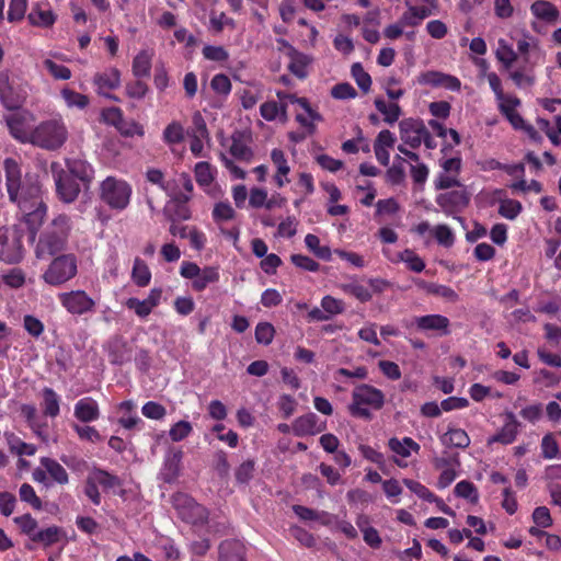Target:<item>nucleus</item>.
<instances>
[{
    "label": "nucleus",
    "instance_id": "1",
    "mask_svg": "<svg viewBox=\"0 0 561 561\" xmlns=\"http://www.w3.org/2000/svg\"><path fill=\"white\" fill-rule=\"evenodd\" d=\"M56 195L62 203H73L82 190L87 191L94 179V169L82 159L67 158L65 165L50 163Z\"/></svg>",
    "mask_w": 561,
    "mask_h": 561
},
{
    "label": "nucleus",
    "instance_id": "2",
    "mask_svg": "<svg viewBox=\"0 0 561 561\" xmlns=\"http://www.w3.org/2000/svg\"><path fill=\"white\" fill-rule=\"evenodd\" d=\"M4 171L9 198L18 205L19 209H22L23 205L35 206L37 202H43L39 183L31 178L22 181L21 169L14 159L4 160Z\"/></svg>",
    "mask_w": 561,
    "mask_h": 561
},
{
    "label": "nucleus",
    "instance_id": "3",
    "mask_svg": "<svg viewBox=\"0 0 561 561\" xmlns=\"http://www.w3.org/2000/svg\"><path fill=\"white\" fill-rule=\"evenodd\" d=\"M71 230L70 217L60 214L55 217L46 230L41 234L36 256L42 259L45 255H55L65 250Z\"/></svg>",
    "mask_w": 561,
    "mask_h": 561
},
{
    "label": "nucleus",
    "instance_id": "4",
    "mask_svg": "<svg viewBox=\"0 0 561 561\" xmlns=\"http://www.w3.org/2000/svg\"><path fill=\"white\" fill-rule=\"evenodd\" d=\"M27 142L46 150H57L64 146L68 131L62 122L49 119L42 122L30 134Z\"/></svg>",
    "mask_w": 561,
    "mask_h": 561
},
{
    "label": "nucleus",
    "instance_id": "5",
    "mask_svg": "<svg viewBox=\"0 0 561 561\" xmlns=\"http://www.w3.org/2000/svg\"><path fill=\"white\" fill-rule=\"evenodd\" d=\"M130 195V185L114 176H107L100 185V198L112 209H125L129 204Z\"/></svg>",
    "mask_w": 561,
    "mask_h": 561
},
{
    "label": "nucleus",
    "instance_id": "6",
    "mask_svg": "<svg viewBox=\"0 0 561 561\" xmlns=\"http://www.w3.org/2000/svg\"><path fill=\"white\" fill-rule=\"evenodd\" d=\"M78 272L77 259L73 254H60L55 257L43 274L45 283L59 286L73 278Z\"/></svg>",
    "mask_w": 561,
    "mask_h": 561
},
{
    "label": "nucleus",
    "instance_id": "7",
    "mask_svg": "<svg viewBox=\"0 0 561 561\" xmlns=\"http://www.w3.org/2000/svg\"><path fill=\"white\" fill-rule=\"evenodd\" d=\"M400 137L402 141L411 148L416 149L422 141L428 149H434L436 142L420 118H405L399 123Z\"/></svg>",
    "mask_w": 561,
    "mask_h": 561
},
{
    "label": "nucleus",
    "instance_id": "8",
    "mask_svg": "<svg viewBox=\"0 0 561 561\" xmlns=\"http://www.w3.org/2000/svg\"><path fill=\"white\" fill-rule=\"evenodd\" d=\"M27 92L16 78H11L9 71H0V103L8 111L22 107Z\"/></svg>",
    "mask_w": 561,
    "mask_h": 561
},
{
    "label": "nucleus",
    "instance_id": "9",
    "mask_svg": "<svg viewBox=\"0 0 561 561\" xmlns=\"http://www.w3.org/2000/svg\"><path fill=\"white\" fill-rule=\"evenodd\" d=\"M172 503L178 516L185 523L203 525L208 519V511L185 493H176L172 496Z\"/></svg>",
    "mask_w": 561,
    "mask_h": 561
},
{
    "label": "nucleus",
    "instance_id": "10",
    "mask_svg": "<svg viewBox=\"0 0 561 561\" xmlns=\"http://www.w3.org/2000/svg\"><path fill=\"white\" fill-rule=\"evenodd\" d=\"M21 230L14 226L10 232L8 229H0V261L8 264L19 263L23 257V245Z\"/></svg>",
    "mask_w": 561,
    "mask_h": 561
},
{
    "label": "nucleus",
    "instance_id": "11",
    "mask_svg": "<svg viewBox=\"0 0 561 561\" xmlns=\"http://www.w3.org/2000/svg\"><path fill=\"white\" fill-rule=\"evenodd\" d=\"M59 300L71 314L81 316L95 309V301L84 290L59 294Z\"/></svg>",
    "mask_w": 561,
    "mask_h": 561
},
{
    "label": "nucleus",
    "instance_id": "12",
    "mask_svg": "<svg viewBox=\"0 0 561 561\" xmlns=\"http://www.w3.org/2000/svg\"><path fill=\"white\" fill-rule=\"evenodd\" d=\"M20 213L21 222L26 226L28 231V240L34 242L36 234L46 217L47 206L44 202H37V205L35 206L23 205V208L20 209Z\"/></svg>",
    "mask_w": 561,
    "mask_h": 561
},
{
    "label": "nucleus",
    "instance_id": "13",
    "mask_svg": "<svg viewBox=\"0 0 561 561\" xmlns=\"http://www.w3.org/2000/svg\"><path fill=\"white\" fill-rule=\"evenodd\" d=\"M436 203L448 215L460 213L469 205L470 194L466 188L442 193L437 195Z\"/></svg>",
    "mask_w": 561,
    "mask_h": 561
},
{
    "label": "nucleus",
    "instance_id": "14",
    "mask_svg": "<svg viewBox=\"0 0 561 561\" xmlns=\"http://www.w3.org/2000/svg\"><path fill=\"white\" fill-rule=\"evenodd\" d=\"M352 401H355L356 404L368 405L374 410H380L385 404V394L370 385L362 383L354 388Z\"/></svg>",
    "mask_w": 561,
    "mask_h": 561
},
{
    "label": "nucleus",
    "instance_id": "15",
    "mask_svg": "<svg viewBox=\"0 0 561 561\" xmlns=\"http://www.w3.org/2000/svg\"><path fill=\"white\" fill-rule=\"evenodd\" d=\"M106 350L113 365L122 366L133 359V347L122 335H114L108 341Z\"/></svg>",
    "mask_w": 561,
    "mask_h": 561
},
{
    "label": "nucleus",
    "instance_id": "16",
    "mask_svg": "<svg viewBox=\"0 0 561 561\" xmlns=\"http://www.w3.org/2000/svg\"><path fill=\"white\" fill-rule=\"evenodd\" d=\"M293 433L297 437L316 435L325 430V422H320L316 413L309 412L297 417L291 424Z\"/></svg>",
    "mask_w": 561,
    "mask_h": 561
},
{
    "label": "nucleus",
    "instance_id": "17",
    "mask_svg": "<svg viewBox=\"0 0 561 561\" xmlns=\"http://www.w3.org/2000/svg\"><path fill=\"white\" fill-rule=\"evenodd\" d=\"M277 42L287 49V56L290 58V62L288 65V70L295 75L299 79H304L307 77L306 67L310 64L311 59L298 51L293 45H290L286 39L279 38Z\"/></svg>",
    "mask_w": 561,
    "mask_h": 561
},
{
    "label": "nucleus",
    "instance_id": "18",
    "mask_svg": "<svg viewBox=\"0 0 561 561\" xmlns=\"http://www.w3.org/2000/svg\"><path fill=\"white\" fill-rule=\"evenodd\" d=\"M506 422L503 427L493 436L488 438V445L500 443L503 445L512 444L517 434L520 422L517 421L515 414L511 411L505 412Z\"/></svg>",
    "mask_w": 561,
    "mask_h": 561
},
{
    "label": "nucleus",
    "instance_id": "19",
    "mask_svg": "<svg viewBox=\"0 0 561 561\" xmlns=\"http://www.w3.org/2000/svg\"><path fill=\"white\" fill-rule=\"evenodd\" d=\"M414 322L420 331H437L440 335L449 334V319L442 314L415 317Z\"/></svg>",
    "mask_w": 561,
    "mask_h": 561
},
{
    "label": "nucleus",
    "instance_id": "20",
    "mask_svg": "<svg viewBox=\"0 0 561 561\" xmlns=\"http://www.w3.org/2000/svg\"><path fill=\"white\" fill-rule=\"evenodd\" d=\"M219 561H247L245 548L240 540H224L218 548Z\"/></svg>",
    "mask_w": 561,
    "mask_h": 561
},
{
    "label": "nucleus",
    "instance_id": "21",
    "mask_svg": "<svg viewBox=\"0 0 561 561\" xmlns=\"http://www.w3.org/2000/svg\"><path fill=\"white\" fill-rule=\"evenodd\" d=\"M75 416L83 423L98 420L100 410L96 401L89 397L79 400L75 405Z\"/></svg>",
    "mask_w": 561,
    "mask_h": 561
},
{
    "label": "nucleus",
    "instance_id": "22",
    "mask_svg": "<svg viewBox=\"0 0 561 561\" xmlns=\"http://www.w3.org/2000/svg\"><path fill=\"white\" fill-rule=\"evenodd\" d=\"M56 14L51 10H43L38 4L32 8L27 15L31 25L48 28L56 22Z\"/></svg>",
    "mask_w": 561,
    "mask_h": 561
},
{
    "label": "nucleus",
    "instance_id": "23",
    "mask_svg": "<svg viewBox=\"0 0 561 561\" xmlns=\"http://www.w3.org/2000/svg\"><path fill=\"white\" fill-rule=\"evenodd\" d=\"M530 9L536 18L549 23L556 22L559 16L558 9L551 2L546 0H536L531 4Z\"/></svg>",
    "mask_w": 561,
    "mask_h": 561
},
{
    "label": "nucleus",
    "instance_id": "24",
    "mask_svg": "<svg viewBox=\"0 0 561 561\" xmlns=\"http://www.w3.org/2000/svg\"><path fill=\"white\" fill-rule=\"evenodd\" d=\"M43 401L41 407L43 413L49 417H56L59 414L60 398L54 389L45 387L42 391Z\"/></svg>",
    "mask_w": 561,
    "mask_h": 561
},
{
    "label": "nucleus",
    "instance_id": "25",
    "mask_svg": "<svg viewBox=\"0 0 561 561\" xmlns=\"http://www.w3.org/2000/svg\"><path fill=\"white\" fill-rule=\"evenodd\" d=\"M271 159L273 163L277 167V173L274 179L278 187H283L285 181L283 176L287 175L290 171L289 165L287 164V160L283 150L275 148L271 152ZM288 182V180H286Z\"/></svg>",
    "mask_w": 561,
    "mask_h": 561
},
{
    "label": "nucleus",
    "instance_id": "26",
    "mask_svg": "<svg viewBox=\"0 0 561 561\" xmlns=\"http://www.w3.org/2000/svg\"><path fill=\"white\" fill-rule=\"evenodd\" d=\"M93 82L98 85L100 92L103 89L114 90L121 83V72L116 68H112L110 72L96 73L93 78Z\"/></svg>",
    "mask_w": 561,
    "mask_h": 561
},
{
    "label": "nucleus",
    "instance_id": "27",
    "mask_svg": "<svg viewBox=\"0 0 561 561\" xmlns=\"http://www.w3.org/2000/svg\"><path fill=\"white\" fill-rule=\"evenodd\" d=\"M242 138H243V133L241 131H234L231 136V140H232V144L230 146V153L236 158V159H239V160H247L249 161L252 156H253V152L251 150L250 147H248L243 141H242Z\"/></svg>",
    "mask_w": 561,
    "mask_h": 561
},
{
    "label": "nucleus",
    "instance_id": "28",
    "mask_svg": "<svg viewBox=\"0 0 561 561\" xmlns=\"http://www.w3.org/2000/svg\"><path fill=\"white\" fill-rule=\"evenodd\" d=\"M5 124L10 130V134L21 140V141H27L28 134L24 130L23 125L25 122V118L23 115L19 113L10 114L4 116Z\"/></svg>",
    "mask_w": 561,
    "mask_h": 561
},
{
    "label": "nucleus",
    "instance_id": "29",
    "mask_svg": "<svg viewBox=\"0 0 561 561\" xmlns=\"http://www.w3.org/2000/svg\"><path fill=\"white\" fill-rule=\"evenodd\" d=\"M131 278L133 282L139 287H146L149 285L151 280V272L144 260L139 257L135 259L131 271Z\"/></svg>",
    "mask_w": 561,
    "mask_h": 561
},
{
    "label": "nucleus",
    "instance_id": "30",
    "mask_svg": "<svg viewBox=\"0 0 561 561\" xmlns=\"http://www.w3.org/2000/svg\"><path fill=\"white\" fill-rule=\"evenodd\" d=\"M64 535V530L58 526H50L46 529H41L34 535L33 541L42 543L45 547H49L60 540Z\"/></svg>",
    "mask_w": 561,
    "mask_h": 561
},
{
    "label": "nucleus",
    "instance_id": "31",
    "mask_svg": "<svg viewBox=\"0 0 561 561\" xmlns=\"http://www.w3.org/2000/svg\"><path fill=\"white\" fill-rule=\"evenodd\" d=\"M443 443L456 448H467L470 445V438L466 431L461 428H449L443 436Z\"/></svg>",
    "mask_w": 561,
    "mask_h": 561
},
{
    "label": "nucleus",
    "instance_id": "32",
    "mask_svg": "<svg viewBox=\"0 0 561 561\" xmlns=\"http://www.w3.org/2000/svg\"><path fill=\"white\" fill-rule=\"evenodd\" d=\"M163 214L171 222L188 220L191 210L187 205L169 202L163 209Z\"/></svg>",
    "mask_w": 561,
    "mask_h": 561
},
{
    "label": "nucleus",
    "instance_id": "33",
    "mask_svg": "<svg viewBox=\"0 0 561 561\" xmlns=\"http://www.w3.org/2000/svg\"><path fill=\"white\" fill-rule=\"evenodd\" d=\"M293 511L302 520L319 519L323 525H328L331 522V515L324 511L318 512L302 505H294Z\"/></svg>",
    "mask_w": 561,
    "mask_h": 561
},
{
    "label": "nucleus",
    "instance_id": "34",
    "mask_svg": "<svg viewBox=\"0 0 561 561\" xmlns=\"http://www.w3.org/2000/svg\"><path fill=\"white\" fill-rule=\"evenodd\" d=\"M41 463L56 482L60 484H65L68 482L67 471L56 460L50 459L48 457H43L41 459Z\"/></svg>",
    "mask_w": 561,
    "mask_h": 561
},
{
    "label": "nucleus",
    "instance_id": "35",
    "mask_svg": "<svg viewBox=\"0 0 561 561\" xmlns=\"http://www.w3.org/2000/svg\"><path fill=\"white\" fill-rule=\"evenodd\" d=\"M219 279L218 268L214 266H208L201 270L199 276L195 280H193V288L196 291L204 290L209 284L216 283Z\"/></svg>",
    "mask_w": 561,
    "mask_h": 561
},
{
    "label": "nucleus",
    "instance_id": "36",
    "mask_svg": "<svg viewBox=\"0 0 561 561\" xmlns=\"http://www.w3.org/2000/svg\"><path fill=\"white\" fill-rule=\"evenodd\" d=\"M151 69V55L141 50L133 61V73L137 78L149 77Z\"/></svg>",
    "mask_w": 561,
    "mask_h": 561
},
{
    "label": "nucleus",
    "instance_id": "37",
    "mask_svg": "<svg viewBox=\"0 0 561 561\" xmlns=\"http://www.w3.org/2000/svg\"><path fill=\"white\" fill-rule=\"evenodd\" d=\"M454 493L457 497L466 499L473 504L479 501L478 489L472 482L467 480L458 482L454 489Z\"/></svg>",
    "mask_w": 561,
    "mask_h": 561
},
{
    "label": "nucleus",
    "instance_id": "38",
    "mask_svg": "<svg viewBox=\"0 0 561 561\" xmlns=\"http://www.w3.org/2000/svg\"><path fill=\"white\" fill-rule=\"evenodd\" d=\"M351 73L354 80L356 81L358 88L367 93L371 87V77L368 72H366L360 62H355L352 65Z\"/></svg>",
    "mask_w": 561,
    "mask_h": 561
},
{
    "label": "nucleus",
    "instance_id": "39",
    "mask_svg": "<svg viewBox=\"0 0 561 561\" xmlns=\"http://www.w3.org/2000/svg\"><path fill=\"white\" fill-rule=\"evenodd\" d=\"M163 140L169 145L180 144L184 140V128L181 123L174 121L163 130Z\"/></svg>",
    "mask_w": 561,
    "mask_h": 561
},
{
    "label": "nucleus",
    "instance_id": "40",
    "mask_svg": "<svg viewBox=\"0 0 561 561\" xmlns=\"http://www.w3.org/2000/svg\"><path fill=\"white\" fill-rule=\"evenodd\" d=\"M13 522L21 528V531L33 541L34 535H36V533L38 531L37 520L34 517H32L31 514L26 513L22 516L14 517Z\"/></svg>",
    "mask_w": 561,
    "mask_h": 561
},
{
    "label": "nucleus",
    "instance_id": "41",
    "mask_svg": "<svg viewBox=\"0 0 561 561\" xmlns=\"http://www.w3.org/2000/svg\"><path fill=\"white\" fill-rule=\"evenodd\" d=\"M275 335V328L270 322H259L255 327V341L262 345H270Z\"/></svg>",
    "mask_w": 561,
    "mask_h": 561
},
{
    "label": "nucleus",
    "instance_id": "42",
    "mask_svg": "<svg viewBox=\"0 0 561 561\" xmlns=\"http://www.w3.org/2000/svg\"><path fill=\"white\" fill-rule=\"evenodd\" d=\"M5 435L8 438L10 450L12 453H15L19 456H22V455L33 456L35 454L36 447L34 445L22 442L14 434H5Z\"/></svg>",
    "mask_w": 561,
    "mask_h": 561
},
{
    "label": "nucleus",
    "instance_id": "43",
    "mask_svg": "<svg viewBox=\"0 0 561 561\" xmlns=\"http://www.w3.org/2000/svg\"><path fill=\"white\" fill-rule=\"evenodd\" d=\"M91 473L98 483L104 489H114L121 485L119 478L107 472L106 470L95 468Z\"/></svg>",
    "mask_w": 561,
    "mask_h": 561
},
{
    "label": "nucleus",
    "instance_id": "44",
    "mask_svg": "<svg viewBox=\"0 0 561 561\" xmlns=\"http://www.w3.org/2000/svg\"><path fill=\"white\" fill-rule=\"evenodd\" d=\"M342 290L346 294L354 296L360 302H367L371 299V294L365 286L357 283L343 284Z\"/></svg>",
    "mask_w": 561,
    "mask_h": 561
},
{
    "label": "nucleus",
    "instance_id": "45",
    "mask_svg": "<svg viewBox=\"0 0 561 561\" xmlns=\"http://www.w3.org/2000/svg\"><path fill=\"white\" fill-rule=\"evenodd\" d=\"M61 95L68 106H77L79 108H84L89 104V99L87 95L78 93L71 89L65 88L61 91Z\"/></svg>",
    "mask_w": 561,
    "mask_h": 561
},
{
    "label": "nucleus",
    "instance_id": "46",
    "mask_svg": "<svg viewBox=\"0 0 561 561\" xmlns=\"http://www.w3.org/2000/svg\"><path fill=\"white\" fill-rule=\"evenodd\" d=\"M404 485L420 499H423L430 503L435 500V494L432 493L425 485L412 479H403Z\"/></svg>",
    "mask_w": 561,
    "mask_h": 561
},
{
    "label": "nucleus",
    "instance_id": "47",
    "mask_svg": "<svg viewBox=\"0 0 561 561\" xmlns=\"http://www.w3.org/2000/svg\"><path fill=\"white\" fill-rule=\"evenodd\" d=\"M255 469V461L252 459H248L243 461L236 470V480L238 483L247 484L253 478V472Z\"/></svg>",
    "mask_w": 561,
    "mask_h": 561
},
{
    "label": "nucleus",
    "instance_id": "48",
    "mask_svg": "<svg viewBox=\"0 0 561 561\" xmlns=\"http://www.w3.org/2000/svg\"><path fill=\"white\" fill-rule=\"evenodd\" d=\"M523 206L518 201L506 199L502 202L499 214L506 219L513 220L522 213Z\"/></svg>",
    "mask_w": 561,
    "mask_h": 561
},
{
    "label": "nucleus",
    "instance_id": "49",
    "mask_svg": "<svg viewBox=\"0 0 561 561\" xmlns=\"http://www.w3.org/2000/svg\"><path fill=\"white\" fill-rule=\"evenodd\" d=\"M183 458L181 449L171 451L165 459V471L171 478H175L180 472V466Z\"/></svg>",
    "mask_w": 561,
    "mask_h": 561
},
{
    "label": "nucleus",
    "instance_id": "50",
    "mask_svg": "<svg viewBox=\"0 0 561 561\" xmlns=\"http://www.w3.org/2000/svg\"><path fill=\"white\" fill-rule=\"evenodd\" d=\"M331 96L336 100H347L357 96V91L348 82H341L331 89Z\"/></svg>",
    "mask_w": 561,
    "mask_h": 561
},
{
    "label": "nucleus",
    "instance_id": "51",
    "mask_svg": "<svg viewBox=\"0 0 561 561\" xmlns=\"http://www.w3.org/2000/svg\"><path fill=\"white\" fill-rule=\"evenodd\" d=\"M19 494H20L21 501L31 504L33 508H35V510H41L42 508V501L36 495L35 491H34V489H33V486L31 484L23 483L20 486Z\"/></svg>",
    "mask_w": 561,
    "mask_h": 561
},
{
    "label": "nucleus",
    "instance_id": "52",
    "mask_svg": "<svg viewBox=\"0 0 561 561\" xmlns=\"http://www.w3.org/2000/svg\"><path fill=\"white\" fill-rule=\"evenodd\" d=\"M400 259L404 263H407L408 267L413 272L420 273L425 268L424 261L419 255H416L412 250H404L400 254Z\"/></svg>",
    "mask_w": 561,
    "mask_h": 561
},
{
    "label": "nucleus",
    "instance_id": "53",
    "mask_svg": "<svg viewBox=\"0 0 561 561\" xmlns=\"http://www.w3.org/2000/svg\"><path fill=\"white\" fill-rule=\"evenodd\" d=\"M141 412L146 417L151 420H162L167 414L165 408L154 401L146 402L141 408Z\"/></svg>",
    "mask_w": 561,
    "mask_h": 561
},
{
    "label": "nucleus",
    "instance_id": "54",
    "mask_svg": "<svg viewBox=\"0 0 561 561\" xmlns=\"http://www.w3.org/2000/svg\"><path fill=\"white\" fill-rule=\"evenodd\" d=\"M44 66L55 79L68 80L71 77V70L68 67L59 65L50 59H46L44 61Z\"/></svg>",
    "mask_w": 561,
    "mask_h": 561
},
{
    "label": "nucleus",
    "instance_id": "55",
    "mask_svg": "<svg viewBox=\"0 0 561 561\" xmlns=\"http://www.w3.org/2000/svg\"><path fill=\"white\" fill-rule=\"evenodd\" d=\"M195 178L199 185H203V186L209 185L214 180L210 164L208 162H204V161L198 162L195 165Z\"/></svg>",
    "mask_w": 561,
    "mask_h": 561
},
{
    "label": "nucleus",
    "instance_id": "56",
    "mask_svg": "<svg viewBox=\"0 0 561 561\" xmlns=\"http://www.w3.org/2000/svg\"><path fill=\"white\" fill-rule=\"evenodd\" d=\"M27 7V0H11L8 11V20L16 22L24 18Z\"/></svg>",
    "mask_w": 561,
    "mask_h": 561
},
{
    "label": "nucleus",
    "instance_id": "57",
    "mask_svg": "<svg viewBox=\"0 0 561 561\" xmlns=\"http://www.w3.org/2000/svg\"><path fill=\"white\" fill-rule=\"evenodd\" d=\"M192 432V425L187 421L176 422L170 430L169 435L173 442H180Z\"/></svg>",
    "mask_w": 561,
    "mask_h": 561
},
{
    "label": "nucleus",
    "instance_id": "58",
    "mask_svg": "<svg viewBox=\"0 0 561 561\" xmlns=\"http://www.w3.org/2000/svg\"><path fill=\"white\" fill-rule=\"evenodd\" d=\"M290 261L294 265L305 271L317 272L320 268V264L307 255L293 254Z\"/></svg>",
    "mask_w": 561,
    "mask_h": 561
},
{
    "label": "nucleus",
    "instance_id": "59",
    "mask_svg": "<svg viewBox=\"0 0 561 561\" xmlns=\"http://www.w3.org/2000/svg\"><path fill=\"white\" fill-rule=\"evenodd\" d=\"M72 427L76 431V433L78 434L79 438L82 440L95 443V442H100L102 439V436L96 431V428L93 426H89V425L81 426L78 424H73Z\"/></svg>",
    "mask_w": 561,
    "mask_h": 561
},
{
    "label": "nucleus",
    "instance_id": "60",
    "mask_svg": "<svg viewBox=\"0 0 561 561\" xmlns=\"http://www.w3.org/2000/svg\"><path fill=\"white\" fill-rule=\"evenodd\" d=\"M203 56L208 60L226 61L229 54L222 46L206 45L203 48Z\"/></svg>",
    "mask_w": 561,
    "mask_h": 561
},
{
    "label": "nucleus",
    "instance_id": "61",
    "mask_svg": "<svg viewBox=\"0 0 561 561\" xmlns=\"http://www.w3.org/2000/svg\"><path fill=\"white\" fill-rule=\"evenodd\" d=\"M321 307L329 314H340L344 312V302L332 296H324L321 300Z\"/></svg>",
    "mask_w": 561,
    "mask_h": 561
},
{
    "label": "nucleus",
    "instance_id": "62",
    "mask_svg": "<svg viewBox=\"0 0 561 561\" xmlns=\"http://www.w3.org/2000/svg\"><path fill=\"white\" fill-rule=\"evenodd\" d=\"M435 238L439 244L446 248L451 247L455 241L451 229L446 225H438L435 228Z\"/></svg>",
    "mask_w": 561,
    "mask_h": 561
},
{
    "label": "nucleus",
    "instance_id": "63",
    "mask_svg": "<svg viewBox=\"0 0 561 561\" xmlns=\"http://www.w3.org/2000/svg\"><path fill=\"white\" fill-rule=\"evenodd\" d=\"M534 523L541 528H547L552 525L550 512L546 506H538L533 512Z\"/></svg>",
    "mask_w": 561,
    "mask_h": 561
},
{
    "label": "nucleus",
    "instance_id": "64",
    "mask_svg": "<svg viewBox=\"0 0 561 561\" xmlns=\"http://www.w3.org/2000/svg\"><path fill=\"white\" fill-rule=\"evenodd\" d=\"M290 534L296 540H298L301 545H304L307 548H311L316 545V538L313 537V535L302 527H291Z\"/></svg>",
    "mask_w": 561,
    "mask_h": 561
}]
</instances>
